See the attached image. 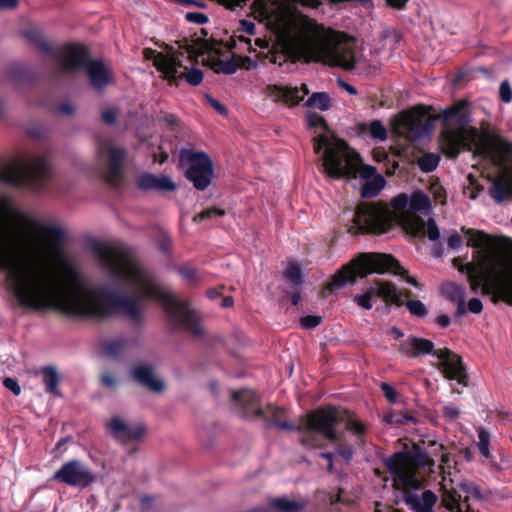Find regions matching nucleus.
Instances as JSON below:
<instances>
[{
    "label": "nucleus",
    "mask_w": 512,
    "mask_h": 512,
    "mask_svg": "<svg viewBox=\"0 0 512 512\" xmlns=\"http://www.w3.org/2000/svg\"><path fill=\"white\" fill-rule=\"evenodd\" d=\"M499 95L503 102L509 103L512 100V89L508 81H503L500 84Z\"/></svg>",
    "instance_id": "3c124183"
},
{
    "label": "nucleus",
    "mask_w": 512,
    "mask_h": 512,
    "mask_svg": "<svg viewBox=\"0 0 512 512\" xmlns=\"http://www.w3.org/2000/svg\"><path fill=\"white\" fill-rule=\"evenodd\" d=\"M467 309L474 314L481 313L483 309V304L480 299L478 298H472L468 301Z\"/></svg>",
    "instance_id": "4d7b16f0"
},
{
    "label": "nucleus",
    "mask_w": 512,
    "mask_h": 512,
    "mask_svg": "<svg viewBox=\"0 0 512 512\" xmlns=\"http://www.w3.org/2000/svg\"><path fill=\"white\" fill-rule=\"evenodd\" d=\"M306 106L326 111L331 106V99L327 93L315 92L308 98Z\"/></svg>",
    "instance_id": "f704fd0d"
},
{
    "label": "nucleus",
    "mask_w": 512,
    "mask_h": 512,
    "mask_svg": "<svg viewBox=\"0 0 512 512\" xmlns=\"http://www.w3.org/2000/svg\"><path fill=\"white\" fill-rule=\"evenodd\" d=\"M84 70L94 89L100 90L110 82L109 71L101 61L91 59Z\"/></svg>",
    "instance_id": "bb28decb"
},
{
    "label": "nucleus",
    "mask_w": 512,
    "mask_h": 512,
    "mask_svg": "<svg viewBox=\"0 0 512 512\" xmlns=\"http://www.w3.org/2000/svg\"><path fill=\"white\" fill-rule=\"evenodd\" d=\"M387 271L404 277L409 284L420 287L418 281L408 275V271L391 255L384 253H364L350 264L340 269L332 278L329 285L331 289H339L356 277H366L373 272L383 274Z\"/></svg>",
    "instance_id": "1a4fd4ad"
},
{
    "label": "nucleus",
    "mask_w": 512,
    "mask_h": 512,
    "mask_svg": "<svg viewBox=\"0 0 512 512\" xmlns=\"http://www.w3.org/2000/svg\"><path fill=\"white\" fill-rule=\"evenodd\" d=\"M381 389L389 402H395L397 397L396 390L387 383L381 384Z\"/></svg>",
    "instance_id": "5fc2aeb1"
},
{
    "label": "nucleus",
    "mask_w": 512,
    "mask_h": 512,
    "mask_svg": "<svg viewBox=\"0 0 512 512\" xmlns=\"http://www.w3.org/2000/svg\"><path fill=\"white\" fill-rule=\"evenodd\" d=\"M207 101L221 115H225L227 113L226 107L223 104H221L219 101H217L216 99H214L210 96H207Z\"/></svg>",
    "instance_id": "052dcab7"
},
{
    "label": "nucleus",
    "mask_w": 512,
    "mask_h": 512,
    "mask_svg": "<svg viewBox=\"0 0 512 512\" xmlns=\"http://www.w3.org/2000/svg\"><path fill=\"white\" fill-rule=\"evenodd\" d=\"M42 381L45 385V391L54 396H61L59 391L60 374L53 366H44L41 368Z\"/></svg>",
    "instance_id": "72a5a7b5"
},
{
    "label": "nucleus",
    "mask_w": 512,
    "mask_h": 512,
    "mask_svg": "<svg viewBox=\"0 0 512 512\" xmlns=\"http://www.w3.org/2000/svg\"><path fill=\"white\" fill-rule=\"evenodd\" d=\"M439 163V157L434 154H426L418 160L419 168L423 172H431L436 169Z\"/></svg>",
    "instance_id": "58836bf2"
},
{
    "label": "nucleus",
    "mask_w": 512,
    "mask_h": 512,
    "mask_svg": "<svg viewBox=\"0 0 512 512\" xmlns=\"http://www.w3.org/2000/svg\"><path fill=\"white\" fill-rule=\"evenodd\" d=\"M3 386L10 390L15 396H18L21 394V387L16 379L12 377H5L3 379Z\"/></svg>",
    "instance_id": "09e8293b"
},
{
    "label": "nucleus",
    "mask_w": 512,
    "mask_h": 512,
    "mask_svg": "<svg viewBox=\"0 0 512 512\" xmlns=\"http://www.w3.org/2000/svg\"><path fill=\"white\" fill-rule=\"evenodd\" d=\"M398 351L408 357H419L427 354L434 355L438 350H434V343L431 340L409 336L399 344Z\"/></svg>",
    "instance_id": "a878e982"
},
{
    "label": "nucleus",
    "mask_w": 512,
    "mask_h": 512,
    "mask_svg": "<svg viewBox=\"0 0 512 512\" xmlns=\"http://www.w3.org/2000/svg\"><path fill=\"white\" fill-rule=\"evenodd\" d=\"M430 192L436 202L444 204L446 201V192L444 188L437 182H433L430 185Z\"/></svg>",
    "instance_id": "c03bdc74"
},
{
    "label": "nucleus",
    "mask_w": 512,
    "mask_h": 512,
    "mask_svg": "<svg viewBox=\"0 0 512 512\" xmlns=\"http://www.w3.org/2000/svg\"><path fill=\"white\" fill-rule=\"evenodd\" d=\"M281 33L287 44L307 61L351 71L363 59L353 37L326 29L307 17L285 19Z\"/></svg>",
    "instance_id": "7ed1b4c3"
},
{
    "label": "nucleus",
    "mask_w": 512,
    "mask_h": 512,
    "mask_svg": "<svg viewBox=\"0 0 512 512\" xmlns=\"http://www.w3.org/2000/svg\"><path fill=\"white\" fill-rule=\"evenodd\" d=\"M136 185L143 191L172 192L177 188L176 183L167 175H156L153 173H143L137 180Z\"/></svg>",
    "instance_id": "b1692460"
},
{
    "label": "nucleus",
    "mask_w": 512,
    "mask_h": 512,
    "mask_svg": "<svg viewBox=\"0 0 512 512\" xmlns=\"http://www.w3.org/2000/svg\"><path fill=\"white\" fill-rule=\"evenodd\" d=\"M409 312L417 317H424L427 315V309L420 300H410L406 303Z\"/></svg>",
    "instance_id": "37998d69"
},
{
    "label": "nucleus",
    "mask_w": 512,
    "mask_h": 512,
    "mask_svg": "<svg viewBox=\"0 0 512 512\" xmlns=\"http://www.w3.org/2000/svg\"><path fill=\"white\" fill-rule=\"evenodd\" d=\"M345 423L346 430L352 432L362 443L361 436L367 431V426L356 418L351 417L348 411L334 407L318 409L307 415L305 426H298V430L307 434L317 432L331 442L341 440L337 432V425Z\"/></svg>",
    "instance_id": "9b49d317"
},
{
    "label": "nucleus",
    "mask_w": 512,
    "mask_h": 512,
    "mask_svg": "<svg viewBox=\"0 0 512 512\" xmlns=\"http://www.w3.org/2000/svg\"><path fill=\"white\" fill-rule=\"evenodd\" d=\"M32 227L40 231L49 244L50 252L57 258H63L65 254L63 248L64 231L56 225H42L39 222H32Z\"/></svg>",
    "instance_id": "393cba45"
},
{
    "label": "nucleus",
    "mask_w": 512,
    "mask_h": 512,
    "mask_svg": "<svg viewBox=\"0 0 512 512\" xmlns=\"http://www.w3.org/2000/svg\"><path fill=\"white\" fill-rule=\"evenodd\" d=\"M441 118L443 129L439 136V147L448 157L455 158L462 149H467L493 163L498 168L496 176L490 178L489 195L497 203L512 200V164L508 165L512 143L496 131L482 125L481 133L469 126L471 121L468 102L460 100L445 109L440 115L432 116L424 106L401 112L394 122L395 132L407 140H417L429 134L434 121Z\"/></svg>",
    "instance_id": "f03ea898"
},
{
    "label": "nucleus",
    "mask_w": 512,
    "mask_h": 512,
    "mask_svg": "<svg viewBox=\"0 0 512 512\" xmlns=\"http://www.w3.org/2000/svg\"><path fill=\"white\" fill-rule=\"evenodd\" d=\"M363 294L368 296L369 300L376 296L383 299L386 303L397 306L403 305V296L410 298L412 295L411 291H398L393 283L382 280H376Z\"/></svg>",
    "instance_id": "5701e85b"
},
{
    "label": "nucleus",
    "mask_w": 512,
    "mask_h": 512,
    "mask_svg": "<svg viewBox=\"0 0 512 512\" xmlns=\"http://www.w3.org/2000/svg\"><path fill=\"white\" fill-rule=\"evenodd\" d=\"M28 135L35 140L44 139V131L41 127L38 126L29 128Z\"/></svg>",
    "instance_id": "0e129e2a"
},
{
    "label": "nucleus",
    "mask_w": 512,
    "mask_h": 512,
    "mask_svg": "<svg viewBox=\"0 0 512 512\" xmlns=\"http://www.w3.org/2000/svg\"><path fill=\"white\" fill-rule=\"evenodd\" d=\"M289 3L292 4H300L302 6H307L311 8H316L318 5L321 4L320 0H286Z\"/></svg>",
    "instance_id": "e2e57ef3"
},
{
    "label": "nucleus",
    "mask_w": 512,
    "mask_h": 512,
    "mask_svg": "<svg viewBox=\"0 0 512 512\" xmlns=\"http://www.w3.org/2000/svg\"><path fill=\"white\" fill-rule=\"evenodd\" d=\"M369 134L378 140H385L387 138V130L380 120H373L368 126Z\"/></svg>",
    "instance_id": "79ce46f5"
},
{
    "label": "nucleus",
    "mask_w": 512,
    "mask_h": 512,
    "mask_svg": "<svg viewBox=\"0 0 512 512\" xmlns=\"http://www.w3.org/2000/svg\"><path fill=\"white\" fill-rule=\"evenodd\" d=\"M308 121L310 126L322 129L313 137V150L322 172L332 179L353 173L359 164V154L328 127L322 116L311 114Z\"/></svg>",
    "instance_id": "6e6552de"
},
{
    "label": "nucleus",
    "mask_w": 512,
    "mask_h": 512,
    "mask_svg": "<svg viewBox=\"0 0 512 512\" xmlns=\"http://www.w3.org/2000/svg\"><path fill=\"white\" fill-rule=\"evenodd\" d=\"M179 274L190 283H194L199 280V275L197 274V271L191 267L180 268Z\"/></svg>",
    "instance_id": "49530a36"
},
{
    "label": "nucleus",
    "mask_w": 512,
    "mask_h": 512,
    "mask_svg": "<svg viewBox=\"0 0 512 512\" xmlns=\"http://www.w3.org/2000/svg\"><path fill=\"white\" fill-rule=\"evenodd\" d=\"M151 301H158L171 326L182 328L194 337L204 336L195 311L187 301L175 297L130 253V334L139 333L145 324V312Z\"/></svg>",
    "instance_id": "20e7f679"
},
{
    "label": "nucleus",
    "mask_w": 512,
    "mask_h": 512,
    "mask_svg": "<svg viewBox=\"0 0 512 512\" xmlns=\"http://www.w3.org/2000/svg\"><path fill=\"white\" fill-rule=\"evenodd\" d=\"M385 421L390 424L405 425L415 423L416 419L408 412H392L385 416Z\"/></svg>",
    "instance_id": "e433bc0d"
},
{
    "label": "nucleus",
    "mask_w": 512,
    "mask_h": 512,
    "mask_svg": "<svg viewBox=\"0 0 512 512\" xmlns=\"http://www.w3.org/2000/svg\"><path fill=\"white\" fill-rule=\"evenodd\" d=\"M353 300L365 310H370L372 308L371 300H369L368 296H365L364 294L355 295Z\"/></svg>",
    "instance_id": "13d9d810"
},
{
    "label": "nucleus",
    "mask_w": 512,
    "mask_h": 512,
    "mask_svg": "<svg viewBox=\"0 0 512 512\" xmlns=\"http://www.w3.org/2000/svg\"><path fill=\"white\" fill-rule=\"evenodd\" d=\"M386 466L392 476L393 487L404 491V502L414 512H435L438 497L431 490H425L421 496L409 490L421 486V470L432 471L434 460L428 453L415 449L410 452H398L387 459Z\"/></svg>",
    "instance_id": "0eeeda50"
},
{
    "label": "nucleus",
    "mask_w": 512,
    "mask_h": 512,
    "mask_svg": "<svg viewBox=\"0 0 512 512\" xmlns=\"http://www.w3.org/2000/svg\"><path fill=\"white\" fill-rule=\"evenodd\" d=\"M52 167L46 155H40L26 162L14 158L0 164V183L15 187L40 191L51 176Z\"/></svg>",
    "instance_id": "9d476101"
},
{
    "label": "nucleus",
    "mask_w": 512,
    "mask_h": 512,
    "mask_svg": "<svg viewBox=\"0 0 512 512\" xmlns=\"http://www.w3.org/2000/svg\"><path fill=\"white\" fill-rule=\"evenodd\" d=\"M21 34L41 53L45 55H52L54 53L52 45L44 39L43 34L39 29L29 28L23 30Z\"/></svg>",
    "instance_id": "7c9ffc66"
},
{
    "label": "nucleus",
    "mask_w": 512,
    "mask_h": 512,
    "mask_svg": "<svg viewBox=\"0 0 512 512\" xmlns=\"http://www.w3.org/2000/svg\"><path fill=\"white\" fill-rule=\"evenodd\" d=\"M443 295L451 302L457 305V316L464 315L466 312L465 307V287L454 282H448L442 286Z\"/></svg>",
    "instance_id": "cd10ccee"
},
{
    "label": "nucleus",
    "mask_w": 512,
    "mask_h": 512,
    "mask_svg": "<svg viewBox=\"0 0 512 512\" xmlns=\"http://www.w3.org/2000/svg\"><path fill=\"white\" fill-rule=\"evenodd\" d=\"M448 247L451 249H457L462 245V238L457 232H453L447 240Z\"/></svg>",
    "instance_id": "bf43d9fd"
},
{
    "label": "nucleus",
    "mask_w": 512,
    "mask_h": 512,
    "mask_svg": "<svg viewBox=\"0 0 512 512\" xmlns=\"http://www.w3.org/2000/svg\"><path fill=\"white\" fill-rule=\"evenodd\" d=\"M148 436V426L143 421L130 423V456L139 452Z\"/></svg>",
    "instance_id": "c85d7f7f"
},
{
    "label": "nucleus",
    "mask_w": 512,
    "mask_h": 512,
    "mask_svg": "<svg viewBox=\"0 0 512 512\" xmlns=\"http://www.w3.org/2000/svg\"><path fill=\"white\" fill-rule=\"evenodd\" d=\"M309 93L306 84L300 87L274 84L266 87V94L274 102H281L287 106H295Z\"/></svg>",
    "instance_id": "412c9836"
},
{
    "label": "nucleus",
    "mask_w": 512,
    "mask_h": 512,
    "mask_svg": "<svg viewBox=\"0 0 512 512\" xmlns=\"http://www.w3.org/2000/svg\"><path fill=\"white\" fill-rule=\"evenodd\" d=\"M161 121L166 125L168 126L169 128H174L177 123H178V119L175 115L173 114H166L164 115L162 118H161Z\"/></svg>",
    "instance_id": "69168bd1"
},
{
    "label": "nucleus",
    "mask_w": 512,
    "mask_h": 512,
    "mask_svg": "<svg viewBox=\"0 0 512 512\" xmlns=\"http://www.w3.org/2000/svg\"><path fill=\"white\" fill-rule=\"evenodd\" d=\"M63 72L73 73L84 70L90 62V51L87 46L79 43H68L60 46L52 54Z\"/></svg>",
    "instance_id": "a211bd4d"
},
{
    "label": "nucleus",
    "mask_w": 512,
    "mask_h": 512,
    "mask_svg": "<svg viewBox=\"0 0 512 512\" xmlns=\"http://www.w3.org/2000/svg\"><path fill=\"white\" fill-rule=\"evenodd\" d=\"M212 68L216 73H224L227 75H231L236 72L237 64L232 60H218L212 64Z\"/></svg>",
    "instance_id": "ea45409f"
},
{
    "label": "nucleus",
    "mask_w": 512,
    "mask_h": 512,
    "mask_svg": "<svg viewBox=\"0 0 512 512\" xmlns=\"http://www.w3.org/2000/svg\"><path fill=\"white\" fill-rule=\"evenodd\" d=\"M57 111L61 114L70 115L74 113V107L70 103H61L57 107Z\"/></svg>",
    "instance_id": "774afa93"
},
{
    "label": "nucleus",
    "mask_w": 512,
    "mask_h": 512,
    "mask_svg": "<svg viewBox=\"0 0 512 512\" xmlns=\"http://www.w3.org/2000/svg\"><path fill=\"white\" fill-rule=\"evenodd\" d=\"M186 19L190 22L198 23V24H204L208 21V18L203 13L198 12H190L186 14Z\"/></svg>",
    "instance_id": "6e6d98bb"
},
{
    "label": "nucleus",
    "mask_w": 512,
    "mask_h": 512,
    "mask_svg": "<svg viewBox=\"0 0 512 512\" xmlns=\"http://www.w3.org/2000/svg\"><path fill=\"white\" fill-rule=\"evenodd\" d=\"M322 321V318L320 316L316 315H308L305 317H302L300 320L301 326L305 329H313L317 327Z\"/></svg>",
    "instance_id": "a18cd8bd"
},
{
    "label": "nucleus",
    "mask_w": 512,
    "mask_h": 512,
    "mask_svg": "<svg viewBox=\"0 0 512 512\" xmlns=\"http://www.w3.org/2000/svg\"><path fill=\"white\" fill-rule=\"evenodd\" d=\"M357 161L359 164H357L355 171H353L351 174L343 176L342 178L356 177V175L359 174L361 178L367 180L362 188V197H375L384 187L385 179L382 175H376V169L373 166L363 164L360 157Z\"/></svg>",
    "instance_id": "4be33fe9"
},
{
    "label": "nucleus",
    "mask_w": 512,
    "mask_h": 512,
    "mask_svg": "<svg viewBox=\"0 0 512 512\" xmlns=\"http://www.w3.org/2000/svg\"><path fill=\"white\" fill-rule=\"evenodd\" d=\"M442 416L449 421L455 420L459 416V410L454 405L445 406L442 411Z\"/></svg>",
    "instance_id": "603ef678"
},
{
    "label": "nucleus",
    "mask_w": 512,
    "mask_h": 512,
    "mask_svg": "<svg viewBox=\"0 0 512 512\" xmlns=\"http://www.w3.org/2000/svg\"><path fill=\"white\" fill-rule=\"evenodd\" d=\"M26 220L8 196H0V272L6 273L7 287L21 307L53 310L71 319L105 320L120 312L128 313V251L100 241L91 245L101 268L121 285L120 292L85 285L80 270L66 254L57 260L68 285L54 289L48 275L34 266L40 259L37 245L27 237L16 242L9 233L12 224Z\"/></svg>",
    "instance_id": "f257e3e1"
},
{
    "label": "nucleus",
    "mask_w": 512,
    "mask_h": 512,
    "mask_svg": "<svg viewBox=\"0 0 512 512\" xmlns=\"http://www.w3.org/2000/svg\"><path fill=\"white\" fill-rule=\"evenodd\" d=\"M96 474L84 462L72 459L62 464L52 480L70 487L84 489L96 481Z\"/></svg>",
    "instance_id": "f3484780"
},
{
    "label": "nucleus",
    "mask_w": 512,
    "mask_h": 512,
    "mask_svg": "<svg viewBox=\"0 0 512 512\" xmlns=\"http://www.w3.org/2000/svg\"><path fill=\"white\" fill-rule=\"evenodd\" d=\"M394 211L383 203H360L354 214V226L361 232L383 234L389 231L395 224H399L406 233L414 237H424L430 241H437L440 231L433 218L426 222L415 212L428 213L431 209V201L427 194L415 191L410 196L399 194L391 201Z\"/></svg>",
    "instance_id": "39448f33"
},
{
    "label": "nucleus",
    "mask_w": 512,
    "mask_h": 512,
    "mask_svg": "<svg viewBox=\"0 0 512 512\" xmlns=\"http://www.w3.org/2000/svg\"><path fill=\"white\" fill-rule=\"evenodd\" d=\"M284 277L292 287H297L302 284L301 269L297 263H289L284 271Z\"/></svg>",
    "instance_id": "c9c22d12"
},
{
    "label": "nucleus",
    "mask_w": 512,
    "mask_h": 512,
    "mask_svg": "<svg viewBox=\"0 0 512 512\" xmlns=\"http://www.w3.org/2000/svg\"><path fill=\"white\" fill-rule=\"evenodd\" d=\"M139 502H140L141 508L143 510H148L152 506L153 498L151 496H149V495H142L139 498Z\"/></svg>",
    "instance_id": "338daca9"
},
{
    "label": "nucleus",
    "mask_w": 512,
    "mask_h": 512,
    "mask_svg": "<svg viewBox=\"0 0 512 512\" xmlns=\"http://www.w3.org/2000/svg\"><path fill=\"white\" fill-rule=\"evenodd\" d=\"M225 215V210L217 208V207H210L207 209L202 210L200 213L196 214L193 217L194 222H201L208 219H213L216 217H221Z\"/></svg>",
    "instance_id": "4c0bfd02"
},
{
    "label": "nucleus",
    "mask_w": 512,
    "mask_h": 512,
    "mask_svg": "<svg viewBox=\"0 0 512 512\" xmlns=\"http://www.w3.org/2000/svg\"><path fill=\"white\" fill-rule=\"evenodd\" d=\"M461 231L468 236L467 245L473 247L474 263L459 265L460 259L455 258L453 263L460 272H466L473 291L481 289L484 295H493V298L502 299L512 303V268L502 276H496L493 270L495 260L494 239L483 231L462 227Z\"/></svg>",
    "instance_id": "423d86ee"
},
{
    "label": "nucleus",
    "mask_w": 512,
    "mask_h": 512,
    "mask_svg": "<svg viewBox=\"0 0 512 512\" xmlns=\"http://www.w3.org/2000/svg\"><path fill=\"white\" fill-rule=\"evenodd\" d=\"M451 459L448 454H441V502L442 505L452 512H471L469 504L470 498L481 499L482 495L479 488L472 483L459 482L454 485L452 478Z\"/></svg>",
    "instance_id": "f8f14e48"
},
{
    "label": "nucleus",
    "mask_w": 512,
    "mask_h": 512,
    "mask_svg": "<svg viewBox=\"0 0 512 512\" xmlns=\"http://www.w3.org/2000/svg\"><path fill=\"white\" fill-rule=\"evenodd\" d=\"M101 118L106 124L114 125L116 123L117 113L114 109H107L102 112Z\"/></svg>",
    "instance_id": "864d4df0"
},
{
    "label": "nucleus",
    "mask_w": 512,
    "mask_h": 512,
    "mask_svg": "<svg viewBox=\"0 0 512 512\" xmlns=\"http://www.w3.org/2000/svg\"><path fill=\"white\" fill-rule=\"evenodd\" d=\"M307 506L304 499L292 500L287 497L274 498L269 501V508L277 512H301Z\"/></svg>",
    "instance_id": "473e14b6"
},
{
    "label": "nucleus",
    "mask_w": 512,
    "mask_h": 512,
    "mask_svg": "<svg viewBox=\"0 0 512 512\" xmlns=\"http://www.w3.org/2000/svg\"><path fill=\"white\" fill-rule=\"evenodd\" d=\"M477 445H478L480 453L485 458H487V459L490 458V456H491L490 450H489L490 435L482 428L478 430V444Z\"/></svg>",
    "instance_id": "a19ab883"
},
{
    "label": "nucleus",
    "mask_w": 512,
    "mask_h": 512,
    "mask_svg": "<svg viewBox=\"0 0 512 512\" xmlns=\"http://www.w3.org/2000/svg\"><path fill=\"white\" fill-rule=\"evenodd\" d=\"M101 384L110 389L113 390L117 386V378L110 372H104L100 377Z\"/></svg>",
    "instance_id": "de8ad7c7"
},
{
    "label": "nucleus",
    "mask_w": 512,
    "mask_h": 512,
    "mask_svg": "<svg viewBox=\"0 0 512 512\" xmlns=\"http://www.w3.org/2000/svg\"><path fill=\"white\" fill-rule=\"evenodd\" d=\"M179 164L186 167L185 176L195 189L203 191L212 183L213 162L205 152L182 148L179 151Z\"/></svg>",
    "instance_id": "2eb2a0df"
},
{
    "label": "nucleus",
    "mask_w": 512,
    "mask_h": 512,
    "mask_svg": "<svg viewBox=\"0 0 512 512\" xmlns=\"http://www.w3.org/2000/svg\"><path fill=\"white\" fill-rule=\"evenodd\" d=\"M434 356L440 360L438 368L445 378L457 380L459 384L467 386L468 376L459 355L445 348L435 352Z\"/></svg>",
    "instance_id": "6ab92c4d"
},
{
    "label": "nucleus",
    "mask_w": 512,
    "mask_h": 512,
    "mask_svg": "<svg viewBox=\"0 0 512 512\" xmlns=\"http://www.w3.org/2000/svg\"><path fill=\"white\" fill-rule=\"evenodd\" d=\"M133 380L148 391L160 394L165 388L164 380L156 374L154 365L150 363H138L130 370Z\"/></svg>",
    "instance_id": "aec40b11"
},
{
    "label": "nucleus",
    "mask_w": 512,
    "mask_h": 512,
    "mask_svg": "<svg viewBox=\"0 0 512 512\" xmlns=\"http://www.w3.org/2000/svg\"><path fill=\"white\" fill-rule=\"evenodd\" d=\"M144 55L147 59H153L155 67L171 81H175L178 78H185L189 84L197 86L203 80L201 70H189L187 66L182 64L183 53L172 52L163 54L151 49H145Z\"/></svg>",
    "instance_id": "dca6fc26"
},
{
    "label": "nucleus",
    "mask_w": 512,
    "mask_h": 512,
    "mask_svg": "<svg viewBox=\"0 0 512 512\" xmlns=\"http://www.w3.org/2000/svg\"><path fill=\"white\" fill-rule=\"evenodd\" d=\"M233 400L238 403L240 413L246 419L261 418L267 426H274L279 430H298V426L287 420L286 412L283 408L272 404L262 408L259 405L257 395L251 390H242L234 393Z\"/></svg>",
    "instance_id": "ddd939ff"
},
{
    "label": "nucleus",
    "mask_w": 512,
    "mask_h": 512,
    "mask_svg": "<svg viewBox=\"0 0 512 512\" xmlns=\"http://www.w3.org/2000/svg\"><path fill=\"white\" fill-rule=\"evenodd\" d=\"M96 147L103 181L111 187L118 188L124 179L125 149L114 147L110 139L100 137H96Z\"/></svg>",
    "instance_id": "4468645a"
},
{
    "label": "nucleus",
    "mask_w": 512,
    "mask_h": 512,
    "mask_svg": "<svg viewBox=\"0 0 512 512\" xmlns=\"http://www.w3.org/2000/svg\"><path fill=\"white\" fill-rule=\"evenodd\" d=\"M240 25H241V28L242 30L249 34V35H254L256 32V26L254 24V22L252 21H249V20H241L240 21Z\"/></svg>",
    "instance_id": "680f3d73"
},
{
    "label": "nucleus",
    "mask_w": 512,
    "mask_h": 512,
    "mask_svg": "<svg viewBox=\"0 0 512 512\" xmlns=\"http://www.w3.org/2000/svg\"><path fill=\"white\" fill-rule=\"evenodd\" d=\"M107 434L115 440L126 444L128 442V423L118 416H113L105 424Z\"/></svg>",
    "instance_id": "c756f323"
},
{
    "label": "nucleus",
    "mask_w": 512,
    "mask_h": 512,
    "mask_svg": "<svg viewBox=\"0 0 512 512\" xmlns=\"http://www.w3.org/2000/svg\"><path fill=\"white\" fill-rule=\"evenodd\" d=\"M336 452L339 456H341L345 461L349 462L354 454V450L352 446L348 444H339L336 448Z\"/></svg>",
    "instance_id": "8fccbe9b"
},
{
    "label": "nucleus",
    "mask_w": 512,
    "mask_h": 512,
    "mask_svg": "<svg viewBox=\"0 0 512 512\" xmlns=\"http://www.w3.org/2000/svg\"><path fill=\"white\" fill-rule=\"evenodd\" d=\"M128 341L125 338L106 340L101 344L102 353L113 360H119L127 351Z\"/></svg>",
    "instance_id": "2f4dec72"
}]
</instances>
